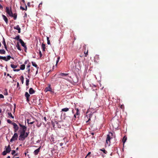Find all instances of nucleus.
Returning a JSON list of instances; mask_svg holds the SVG:
<instances>
[{"label": "nucleus", "instance_id": "nucleus-1", "mask_svg": "<svg viewBox=\"0 0 158 158\" xmlns=\"http://www.w3.org/2000/svg\"><path fill=\"white\" fill-rule=\"evenodd\" d=\"M113 136V133L111 132H109V134L107 135V137L106 139V143L105 145H107L108 146H109L110 144V140L112 138Z\"/></svg>", "mask_w": 158, "mask_h": 158}, {"label": "nucleus", "instance_id": "nucleus-2", "mask_svg": "<svg viewBox=\"0 0 158 158\" xmlns=\"http://www.w3.org/2000/svg\"><path fill=\"white\" fill-rule=\"evenodd\" d=\"M18 138V135L16 132L14 133L12 138L10 139V142H12L13 141L16 140Z\"/></svg>", "mask_w": 158, "mask_h": 158}, {"label": "nucleus", "instance_id": "nucleus-3", "mask_svg": "<svg viewBox=\"0 0 158 158\" xmlns=\"http://www.w3.org/2000/svg\"><path fill=\"white\" fill-rule=\"evenodd\" d=\"M12 125L13 126L14 132H16L19 129V127L16 123H13Z\"/></svg>", "mask_w": 158, "mask_h": 158}, {"label": "nucleus", "instance_id": "nucleus-4", "mask_svg": "<svg viewBox=\"0 0 158 158\" xmlns=\"http://www.w3.org/2000/svg\"><path fill=\"white\" fill-rule=\"evenodd\" d=\"M25 134L20 133V135L19 137V139L20 140L23 141L26 138L25 137Z\"/></svg>", "mask_w": 158, "mask_h": 158}, {"label": "nucleus", "instance_id": "nucleus-5", "mask_svg": "<svg viewBox=\"0 0 158 158\" xmlns=\"http://www.w3.org/2000/svg\"><path fill=\"white\" fill-rule=\"evenodd\" d=\"M6 12L10 16H12V12L11 10L9 9V7H6Z\"/></svg>", "mask_w": 158, "mask_h": 158}, {"label": "nucleus", "instance_id": "nucleus-6", "mask_svg": "<svg viewBox=\"0 0 158 158\" xmlns=\"http://www.w3.org/2000/svg\"><path fill=\"white\" fill-rule=\"evenodd\" d=\"M19 42L21 44L22 46L24 48L25 51V52H26V50L27 49V48L25 45V44L21 39L19 40Z\"/></svg>", "mask_w": 158, "mask_h": 158}, {"label": "nucleus", "instance_id": "nucleus-7", "mask_svg": "<svg viewBox=\"0 0 158 158\" xmlns=\"http://www.w3.org/2000/svg\"><path fill=\"white\" fill-rule=\"evenodd\" d=\"M14 29L17 30L18 31V32L20 33L21 32V28L19 25H17L16 26L14 27Z\"/></svg>", "mask_w": 158, "mask_h": 158}, {"label": "nucleus", "instance_id": "nucleus-8", "mask_svg": "<svg viewBox=\"0 0 158 158\" xmlns=\"http://www.w3.org/2000/svg\"><path fill=\"white\" fill-rule=\"evenodd\" d=\"M6 148V152H7L8 153H10L11 151V148L10 145H9L7 147L6 146H5Z\"/></svg>", "mask_w": 158, "mask_h": 158}, {"label": "nucleus", "instance_id": "nucleus-9", "mask_svg": "<svg viewBox=\"0 0 158 158\" xmlns=\"http://www.w3.org/2000/svg\"><path fill=\"white\" fill-rule=\"evenodd\" d=\"M40 148L41 147H40L39 148L34 151V153L35 155H37L38 154L39 152H40Z\"/></svg>", "mask_w": 158, "mask_h": 158}, {"label": "nucleus", "instance_id": "nucleus-10", "mask_svg": "<svg viewBox=\"0 0 158 158\" xmlns=\"http://www.w3.org/2000/svg\"><path fill=\"white\" fill-rule=\"evenodd\" d=\"M2 17L3 18V19L6 23V24H7L8 23V19L6 17V16L3 15H2Z\"/></svg>", "mask_w": 158, "mask_h": 158}, {"label": "nucleus", "instance_id": "nucleus-11", "mask_svg": "<svg viewBox=\"0 0 158 158\" xmlns=\"http://www.w3.org/2000/svg\"><path fill=\"white\" fill-rule=\"evenodd\" d=\"M2 44H3L4 47L7 50V47L6 44V42L5 41V39L4 37H3V41H2Z\"/></svg>", "mask_w": 158, "mask_h": 158}, {"label": "nucleus", "instance_id": "nucleus-12", "mask_svg": "<svg viewBox=\"0 0 158 158\" xmlns=\"http://www.w3.org/2000/svg\"><path fill=\"white\" fill-rule=\"evenodd\" d=\"M19 125L20 127L22 128V130H27V128L26 126L23 125L20 123H19Z\"/></svg>", "mask_w": 158, "mask_h": 158}, {"label": "nucleus", "instance_id": "nucleus-13", "mask_svg": "<svg viewBox=\"0 0 158 158\" xmlns=\"http://www.w3.org/2000/svg\"><path fill=\"white\" fill-rule=\"evenodd\" d=\"M35 92V91L32 88H31L29 89V93L30 94H33Z\"/></svg>", "mask_w": 158, "mask_h": 158}, {"label": "nucleus", "instance_id": "nucleus-14", "mask_svg": "<svg viewBox=\"0 0 158 158\" xmlns=\"http://www.w3.org/2000/svg\"><path fill=\"white\" fill-rule=\"evenodd\" d=\"M45 90L46 92H47L48 91H51L52 89L51 88L50 85H49L48 86V87H47L45 88Z\"/></svg>", "mask_w": 158, "mask_h": 158}, {"label": "nucleus", "instance_id": "nucleus-15", "mask_svg": "<svg viewBox=\"0 0 158 158\" xmlns=\"http://www.w3.org/2000/svg\"><path fill=\"white\" fill-rule=\"evenodd\" d=\"M69 73H61L59 74V76L60 77H65L68 76Z\"/></svg>", "mask_w": 158, "mask_h": 158}, {"label": "nucleus", "instance_id": "nucleus-16", "mask_svg": "<svg viewBox=\"0 0 158 158\" xmlns=\"http://www.w3.org/2000/svg\"><path fill=\"white\" fill-rule=\"evenodd\" d=\"M94 113H91L90 114H89V119L88 120L86 121V123H88L89 121L90 120V118L91 117L92 115Z\"/></svg>", "mask_w": 158, "mask_h": 158}, {"label": "nucleus", "instance_id": "nucleus-17", "mask_svg": "<svg viewBox=\"0 0 158 158\" xmlns=\"http://www.w3.org/2000/svg\"><path fill=\"white\" fill-rule=\"evenodd\" d=\"M127 140V137H126L125 136H124L123 137V140H122V141H123V145L125 143V142Z\"/></svg>", "mask_w": 158, "mask_h": 158}, {"label": "nucleus", "instance_id": "nucleus-18", "mask_svg": "<svg viewBox=\"0 0 158 158\" xmlns=\"http://www.w3.org/2000/svg\"><path fill=\"white\" fill-rule=\"evenodd\" d=\"M25 65L24 64L21 65L20 67V69L22 70L24 69L25 68Z\"/></svg>", "mask_w": 158, "mask_h": 158}, {"label": "nucleus", "instance_id": "nucleus-19", "mask_svg": "<svg viewBox=\"0 0 158 158\" xmlns=\"http://www.w3.org/2000/svg\"><path fill=\"white\" fill-rule=\"evenodd\" d=\"M69 108H65L62 109L61 111L64 112H67L69 110Z\"/></svg>", "mask_w": 158, "mask_h": 158}, {"label": "nucleus", "instance_id": "nucleus-20", "mask_svg": "<svg viewBox=\"0 0 158 158\" xmlns=\"http://www.w3.org/2000/svg\"><path fill=\"white\" fill-rule=\"evenodd\" d=\"M58 123V122H57L56 121H55L54 122H52V124L53 126V127H54L55 124L57 125Z\"/></svg>", "mask_w": 158, "mask_h": 158}, {"label": "nucleus", "instance_id": "nucleus-21", "mask_svg": "<svg viewBox=\"0 0 158 158\" xmlns=\"http://www.w3.org/2000/svg\"><path fill=\"white\" fill-rule=\"evenodd\" d=\"M12 16H11L14 17V19L15 20L16 19L17 17V14L16 13H15L14 14H12Z\"/></svg>", "mask_w": 158, "mask_h": 158}, {"label": "nucleus", "instance_id": "nucleus-22", "mask_svg": "<svg viewBox=\"0 0 158 158\" xmlns=\"http://www.w3.org/2000/svg\"><path fill=\"white\" fill-rule=\"evenodd\" d=\"M5 53H6V52L4 49H0V54H5Z\"/></svg>", "mask_w": 158, "mask_h": 158}, {"label": "nucleus", "instance_id": "nucleus-23", "mask_svg": "<svg viewBox=\"0 0 158 158\" xmlns=\"http://www.w3.org/2000/svg\"><path fill=\"white\" fill-rule=\"evenodd\" d=\"M30 119H27V123L28 124H33L35 122L34 121H32L31 122H30Z\"/></svg>", "mask_w": 158, "mask_h": 158}, {"label": "nucleus", "instance_id": "nucleus-24", "mask_svg": "<svg viewBox=\"0 0 158 158\" xmlns=\"http://www.w3.org/2000/svg\"><path fill=\"white\" fill-rule=\"evenodd\" d=\"M0 59H2L7 61V60H6V57L5 56H0Z\"/></svg>", "mask_w": 158, "mask_h": 158}, {"label": "nucleus", "instance_id": "nucleus-25", "mask_svg": "<svg viewBox=\"0 0 158 158\" xmlns=\"http://www.w3.org/2000/svg\"><path fill=\"white\" fill-rule=\"evenodd\" d=\"M8 116H9V117H10L11 118H14V116L12 115V114L11 113L8 112Z\"/></svg>", "mask_w": 158, "mask_h": 158}, {"label": "nucleus", "instance_id": "nucleus-26", "mask_svg": "<svg viewBox=\"0 0 158 158\" xmlns=\"http://www.w3.org/2000/svg\"><path fill=\"white\" fill-rule=\"evenodd\" d=\"M16 47H17V49L19 50V51H21V49L19 46V44L18 43H18L16 45Z\"/></svg>", "mask_w": 158, "mask_h": 158}, {"label": "nucleus", "instance_id": "nucleus-27", "mask_svg": "<svg viewBox=\"0 0 158 158\" xmlns=\"http://www.w3.org/2000/svg\"><path fill=\"white\" fill-rule=\"evenodd\" d=\"M20 79L22 82V83L23 84L24 82V77L23 76H21L20 77Z\"/></svg>", "mask_w": 158, "mask_h": 158}, {"label": "nucleus", "instance_id": "nucleus-28", "mask_svg": "<svg viewBox=\"0 0 158 158\" xmlns=\"http://www.w3.org/2000/svg\"><path fill=\"white\" fill-rule=\"evenodd\" d=\"M10 66L12 68L14 69L17 67V65H15L14 64H11L10 65Z\"/></svg>", "mask_w": 158, "mask_h": 158}, {"label": "nucleus", "instance_id": "nucleus-29", "mask_svg": "<svg viewBox=\"0 0 158 158\" xmlns=\"http://www.w3.org/2000/svg\"><path fill=\"white\" fill-rule=\"evenodd\" d=\"M25 96L26 98H29L30 95L27 92H26L25 93Z\"/></svg>", "mask_w": 158, "mask_h": 158}, {"label": "nucleus", "instance_id": "nucleus-30", "mask_svg": "<svg viewBox=\"0 0 158 158\" xmlns=\"http://www.w3.org/2000/svg\"><path fill=\"white\" fill-rule=\"evenodd\" d=\"M42 47L43 51H44L45 49V45L44 44H42Z\"/></svg>", "mask_w": 158, "mask_h": 158}, {"label": "nucleus", "instance_id": "nucleus-31", "mask_svg": "<svg viewBox=\"0 0 158 158\" xmlns=\"http://www.w3.org/2000/svg\"><path fill=\"white\" fill-rule=\"evenodd\" d=\"M14 39L18 40H19H19H20V36L19 35L16 36L15 37Z\"/></svg>", "mask_w": 158, "mask_h": 158}, {"label": "nucleus", "instance_id": "nucleus-32", "mask_svg": "<svg viewBox=\"0 0 158 158\" xmlns=\"http://www.w3.org/2000/svg\"><path fill=\"white\" fill-rule=\"evenodd\" d=\"M100 150L103 152V153H104L105 154H106L107 153V152L106 151V150L104 149L103 148L102 149H100Z\"/></svg>", "mask_w": 158, "mask_h": 158}, {"label": "nucleus", "instance_id": "nucleus-33", "mask_svg": "<svg viewBox=\"0 0 158 158\" xmlns=\"http://www.w3.org/2000/svg\"><path fill=\"white\" fill-rule=\"evenodd\" d=\"M20 9L22 10H27V7L26 6L25 8L22 7V6H20Z\"/></svg>", "mask_w": 158, "mask_h": 158}, {"label": "nucleus", "instance_id": "nucleus-34", "mask_svg": "<svg viewBox=\"0 0 158 158\" xmlns=\"http://www.w3.org/2000/svg\"><path fill=\"white\" fill-rule=\"evenodd\" d=\"M32 65L33 66L35 67H37V65L35 64V63L33 62H32Z\"/></svg>", "mask_w": 158, "mask_h": 158}, {"label": "nucleus", "instance_id": "nucleus-35", "mask_svg": "<svg viewBox=\"0 0 158 158\" xmlns=\"http://www.w3.org/2000/svg\"><path fill=\"white\" fill-rule=\"evenodd\" d=\"M29 79H28L27 78L26 80V85L27 86H28L29 85Z\"/></svg>", "mask_w": 158, "mask_h": 158}, {"label": "nucleus", "instance_id": "nucleus-36", "mask_svg": "<svg viewBox=\"0 0 158 158\" xmlns=\"http://www.w3.org/2000/svg\"><path fill=\"white\" fill-rule=\"evenodd\" d=\"M8 153L7 152H6V151H4L2 153V154L3 156H5L6 155V154Z\"/></svg>", "mask_w": 158, "mask_h": 158}, {"label": "nucleus", "instance_id": "nucleus-37", "mask_svg": "<svg viewBox=\"0 0 158 158\" xmlns=\"http://www.w3.org/2000/svg\"><path fill=\"white\" fill-rule=\"evenodd\" d=\"M12 58L10 56H8L6 57V60L8 61L9 60H10V58Z\"/></svg>", "mask_w": 158, "mask_h": 158}, {"label": "nucleus", "instance_id": "nucleus-38", "mask_svg": "<svg viewBox=\"0 0 158 158\" xmlns=\"http://www.w3.org/2000/svg\"><path fill=\"white\" fill-rule=\"evenodd\" d=\"M12 58L10 56H8L6 57V60L8 61L9 60H10V58Z\"/></svg>", "mask_w": 158, "mask_h": 158}, {"label": "nucleus", "instance_id": "nucleus-39", "mask_svg": "<svg viewBox=\"0 0 158 158\" xmlns=\"http://www.w3.org/2000/svg\"><path fill=\"white\" fill-rule=\"evenodd\" d=\"M27 68L28 69L27 71L28 72H29L30 71V65H29V64L27 65Z\"/></svg>", "mask_w": 158, "mask_h": 158}, {"label": "nucleus", "instance_id": "nucleus-40", "mask_svg": "<svg viewBox=\"0 0 158 158\" xmlns=\"http://www.w3.org/2000/svg\"><path fill=\"white\" fill-rule=\"evenodd\" d=\"M7 122L8 123L11 124H12V123H13L12 122V121L10 119H7Z\"/></svg>", "mask_w": 158, "mask_h": 158}, {"label": "nucleus", "instance_id": "nucleus-41", "mask_svg": "<svg viewBox=\"0 0 158 158\" xmlns=\"http://www.w3.org/2000/svg\"><path fill=\"white\" fill-rule=\"evenodd\" d=\"M91 153L90 152H89L86 156H85V158H87L88 156L90 157V154Z\"/></svg>", "mask_w": 158, "mask_h": 158}, {"label": "nucleus", "instance_id": "nucleus-42", "mask_svg": "<svg viewBox=\"0 0 158 158\" xmlns=\"http://www.w3.org/2000/svg\"><path fill=\"white\" fill-rule=\"evenodd\" d=\"M26 130H22V131L20 132V133L25 134L26 132Z\"/></svg>", "mask_w": 158, "mask_h": 158}, {"label": "nucleus", "instance_id": "nucleus-43", "mask_svg": "<svg viewBox=\"0 0 158 158\" xmlns=\"http://www.w3.org/2000/svg\"><path fill=\"white\" fill-rule=\"evenodd\" d=\"M47 44H50V41L49 40V38L48 37H47Z\"/></svg>", "mask_w": 158, "mask_h": 158}, {"label": "nucleus", "instance_id": "nucleus-44", "mask_svg": "<svg viewBox=\"0 0 158 158\" xmlns=\"http://www.w3.org/2000/svg\"><path fill=\"white\" fill-rule=\"evenodd\" d=\"M60 59V58L59 57H57V60H56V65H57V64L59 62V60Z\"/></svg>", "mask_w": 158, "mask_h": 158}, {"label": "nucleus", "instance_id": "nucleus-45", "mask_svg": "<svg viewBox=\"0 0 158 158\" xmlns=\"http://www.w3.org/2000/svg\"><path fill=\"white\" fill-rule=\"evenodd\" d=\"M15 151L14 150H13L12 151L11 154L12 155H14V154L15 153Z\"/></svg>", "mask_w": 158, "mask_h": 158}, {"label": "nucleus", "instance_id": "nucleus-46", "mask_svg": "<svg viewBox=\"0 0 158 158\" xmlns=\"http://www.w3.org/2000/svg\"><path fill=\"white\" fill-rule=\"evenodd\" d=\"M29 134V132H25V137H26V138H27V136Z\"/></svg>", "mask_w": 158, "mask_h": 158}, {"label": "nucleus", "instance_id": "nucleus-47", "mask_svg": "<svg viewBox=\"0 0 158 158\" xmlns=\"http://www.w3.org/2000/svg\"><path fill=\"white\" fill-rule=\"evenodd\" d=\"M39 55L40 56V57L41 58L42 56V54L40 51H39Z\"/></svg>", "mask_w": 158, "mask_h": 158}, {"label": "nucleus", "instance_id": "nucleus-48", "mask_svg": "<svg viewBox=\"0 0 158 158\" xmlns=\"http://www.w3.org/2000/svg\"><path fill=\"white\" fill-rule=\"evenodd\" d=\"M4 97L2 94H0V98H3Z\"/></svg>", "mask_w": 158, "mask_h": 158}, {"label": "nucleus", "instance_id": "nucleus-49", "mask_svg": "<svg viewBox=\"0 0 158 158\" xmlns=\"http://www.w3.org/2000/svg\"><path fill=\"white\" fill-rule=\"evenodd\" d=\"M20 70V69H13V70L14 71H17V72H18V71H19V70Z\"/></svg>", "mask_w": 158, "mask_h": 158}, {"label": "nucleus", "instance_id": "nucleus-50", "mask_svg": "<svg viewBox=\"0 0 158 158\" xmlns=\"http://www.w3.org/2000/svg\"><path fill=\"white\" fill-rule=\"evenodd\" d=\"M88 51H87L86 53H85V56H86L87 55H88Z\"/></svg>", "mask_w": 158, "mask_h": 158}, {"label": "nucleus", "instance_id": "nucleus-51", "mask_svg": "<svg viewBox=\"0 0 158 158\" xmlns=\"http://www.w3.org/2000/svg\"><path fill=\"white\" fill-rule=\"evenodd\" d=\"M80 114L79 112H77L76 114L77 115H79Z\"/></svg>", "mask_w": 158, "mask_h": 158}, {"label": "nucleus", "instance_id": "nucleus-52", "mask_svg": "<svg viewBox=\"0 0 158 158\" xmlns=\"http://www.w3.org/2000/svg\"><path fill=\"white\" fill-rule=\"evenodd\" d=\"M3 8V6L1 4H0V9H2Z\"/></svg>", "mask_w": 158, "mask_h": 158}, {"label": "nucleus", "instance_id": "nucleus-53", "mask_svg": "<svg viewBox=\"0 0 158 158\" xmlns=\"http://www.w3.org/2000/svg\"><path fill=\"white\" fill-rule=\"evenodd\" d=\"M27 101L28 102L29 101V98H26Z\"/></svg>", "mask_w": 158, "mask_h": 158}, {"label": "nucleus", "instance_id": "nucleus-54", "mask_svg": "<svg viewBox=\"0 0 158 158\" xmlns=\"http://www.w3.org/2000/svg\"><path fill=\"white\" fill-rule=\"evenodd\" d=\"M4 94L5 95H7L8 94V93L7 92V91H6V93H4Z\"/></svg>", "mask_w": 158, "mask_h": 158}, {"label": "nucleus", "instance_id": "nucleus-55", "mask_svg": "<svg viewBox=\"0 0 158 158\" xmlns=\"http://www.w3.org/2000/svg\"><path fill=\"white\" fill-rule=\"evenodd\" d=\"M75 110H77V112H79V110L78 108H75Z\"/></svg>", "mask_w": 158, "mask_h": 158}, {"label": "nucleus", "instance_id": "nucleus-56", "mask_svg": "<svg viewBox=\"0 0 158 158\" xmlns=\"http://www.w3.org/2000/svg\"><path fill=\"white\" fill-rule=\"evenodd\" d=\"M17 87H19V82H17Z\"/></svg>", "mask_w": 158, "mask_h": 158}, {"label": "nucleus", "instance_id": "nucleus-57", "mask_svg": "<svg viewBox=\"0 0 158 158\" xmlns=\"http://www.w3.org/2000/svg\"><path fill=\"white\" fill-rule=\"evenodd\" d=\"M21 2H23L24 3H25V0H21Z\"/></svg>", "mask_w": 158, "mask_h": 158}, {"label": "nucleus", "instance_id": "nucleus-58", "mask_svg": "<svg viewBox=\"0 0 158 158\" xmlns=\"http://www.w3.org/2000/svg\"><path fill=\"white\" fill-rule=\"evenodd\" d=\"M27 4L28 6H30V3L29 2H28L27 3Z\"/></svg>", "mask_w": 158, "mask_h": 158}, {"label": "nucleus", "instance_id": "nucleus-59", "mask_svg": "<svg viewBox=\"0 0 158 158\" xmlns=\"http://www.w3.org/2000/svg\"><path fill=\"white\" fill-rule=\"evenodd\" d=\"M44 120H45V121H46V117H44Z\"/></svg>", "mask_w": 158, "mask_h": 158}, {"label": "nucleus", "instance_id": "nucleus-60", "mask_svg": "<svg viewBox=\"0 0 158 158\" xmlns=\"http://www.w3.org/2000/svg\"><path fill=\"white\" fill-rule=\"evenodd\" d=\"M42 5V3H40L39 5V6H40V5Z\"/></svg>", "mask_w": 158, "mask_h": 158}, {"label": "nucleus", "instance_id": "nucleus-61", "mask_svg": "<svg viewBox=\"0 0 158 158\" xmlns=\"http://www.w3.org/2000/svg\"><path fill=\"white\" fill-rule=\"evenodd\" d=\"M63 143H60V145L61 146H62V145H63Z\"/></svg>", "mask_w": 158, "mask_h": 158}, {"label": "nucleus", "instance_id": "nucleus-62", "mask_svg": "<svg viewBox=\"0 0 158 158\" xmlns=\"http://www.w3.org/2000/svg\"><path fill=\"white\" fill-rule=\"evenodd\" d=\"M18 155V154L16 153V154H15L14 156H17Z\"/></svg>", "mask_w": 158, "mask_h": 158}, {"label": "nucleus", "instance_id": "nucleus-63", "mask_svg": "<svg viewBox=\"0 0 158 158\" xmlns=\"http://www.w3.org/2000/svg\"><path fill=\"white\" fill-rule=\"evenodd\" d=\"M76 115H76V114H75L74 115V118H76Z\"/></svg>", "mask_w": 158, "mask_h": 158}, {"label": "nucleus", "instance_id": "nucleus-64", "mask_svg": "<svg viewBox=\"0 0 158 158\" xmlns=\"http://www.w3.org/2000/svg\"><path fill=\"white\" fill-rule=\"evenodd\" d=\"M7 158H10V156H8Z\"/></svg>", "mask_w": 158, "mask_h": 158}]
</instances>
